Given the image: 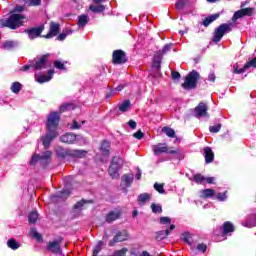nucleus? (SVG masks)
Masks as SVG:
<instances>
[{
  "instance_id": "69168bd1",
  "label": "nucleus",
  "mask_w": 256,
  "mask_h": 256,
  "mask_svg": "<svg viewBox=\"0 0 256 256\" xmlns=\"http://www.w3.org/2000/svg\"><path fill=\"white\" fill-rule=\"evenodd\" d=\"M128 126L130 127V129L135 130L137 128V122L135 120H129Z\"/></svg>"
},
{
  "instance_id": "bf43d9fd",
  "label": "nucleus",
  "mask_w": 256,
  "mask_h": 256,
  "mask_svg": "<svg viewBox=\"0 0 256 256\" xmlns=\"http://www.w3.org/2000/svg\"><path fill=\"white\" fill-rule=\"evenodd\" d=\"M69 196H70V191L64 190V191H60L57 197L60 199H63V198H69Z\"/></svg>"
},
{
  "instance_id": "a211bd4d",
  "label": "nucleus",
  "mask_w": 256,
  "mask_h": 256,
  "mask_svg": "<svg viewBox=\"0 0 256 256\" xmlns=\"http://www.w3.org/2000/svg\"><path fill=\"white\" fill-rule=\"evenodd\" d=\"M235 231V226L231 221H225L222 226V234L223 236H227L229 234L234 233Z\"/></svg>"
},
{
  "instance_id": "c85d7f7f",
  "label": "nucleus",
  "mask_w": 256,
  "mask_h": 256,
  "mask_svg": "<svg viewBox=\"0 0 256 256\" xmlns=\"http://www.w3.org/2000/svg\"><path fill=\"white\" fill-rule=\"evenodd\" d=\"M93 203H94L93 200L81 199L76 204H74L73 209L74 210H79V209H82L85 204H93Z\"/></svg>"
},
{
  "instance_id": "72a5a7b5",
  "label": "nucleus",
  "mask_w": 256,
  "mask_h": 256,
  "mask_svg": "<svg viewBox=\"0 0 256 256\" xmlns=\"http://www.w3.org/2000/svg\"><path fill=\"white\" fill-rule=\"evenodd\" d=\"M162 133L166 134V136L170 138L175 137V131L173 130V128H170L169 126H164L162 128Z\"/></svg>"
},
{
  "instance_id": "58836bf2",
  "label": "nucleus",
  "mask_w": 256,
  "mask_h": 256,
  "mask_svg": "<svg viewBox=\"0 0 256 256\" xmlns=\"http://www.w3.org/2000/svg\"><path fill=\"white\" fill-rule=\"evenodd\" d=\"M152 195L149 193H141L138 197V202L145 203L146 201H150Z\"/></svg>"
},
{
  "instance_id": "f03ea898",
  "label": "nucleus",
  "mask_w": 256,
  "mask_h": 256,
  "mask_svg": "<svg viewBox=\"0 0 256 256\" xmlns=\"http://www.w3.org/2000/svg\"><path fill=\"white\" fill-rule=\"evenodd\" d=\"M208 87V84L206 80L201 79V75L197 70H193L189 72V74L186 76V79H184V82L182 83V88L184 90H191V89H201L206 90Z\"/></svg>"
},
{
  "instance_id": "c756f323",
  "label": "nucleus",
  "mask_w": 256,
  "mask_h": 256,
  "mask_svg": "<svg viewBox=\"0 0 256 256\" xmlns=\"http://www.w3.org/2000/svg\"><path fill=\"white\" fill-rule=\"evenodd\" d=\"M215 195V191L211 188L201 191V197L204 199L212 198Z\"/></svg>"
},
{
  "instance_id": "f8f14e48",
  "label": "nucleus",
  "mask_w": 256,
  "mask_h": 256,
  "mask_svg": "<svg viewBox=\"0 0 256 256\" xmlns=\"http://www.w3.org/2000/svg\"><path fill=\"white\" fill-rule=\"evenodd\" d=\"M45 30L44 24L40 25L39 27H31L24 30V33L28 35L30 40H35L38 37H41V34Z\"/></svg>"
},
{
  "instance_id": "39448f33",
  "label": "nucleus",
  "mask_w": 256,
  "mask_h": 256,
  "mask_svg": "<svg viewBox=\"0 0 256 256\" xmlns=\"http://www.w3.org/2000/svg\"><path fill=\"white\" fill-rule=\"evenodd\" d=\"M231 26H233V23H223L220 26H218L214 31V35L212 36V43H219L226 33L232 31Z\"/></svg>"
},
{
  "instance_id": "423d86ee",
  "label": "nucleus",
  "mask_w": 256,
  "mask_h": 256,
  "mask_svg": "<svg viewBox=\"0 0 256 256\" xmlns=\"http://www.w3.org/2000/svg\"><path fill=\"white\" fill-rule=\"evenodd\" d=\"M24 19V16L21 14H11L8 19L4 21L2 27H8L11 30H16L23 25L21 22Z\"/></svg>"
},
{
  "instance_id": "49530a36",
  "label": "nucleus",
  "mask_w": 256,
  "mask_h": 256,
  "mask_svg": "<svg viewBox=\"0 0 256 256\" xmlns=\"http://www.w3.org/2000/svg\"><path fill=\"white\" fill-rule=\"evenodd\" d=\"M245 17V15L243 14V12L241 10H238L234 13V16H232L231 20L232 22H236L237 19H241Z\"/></svg>"
},
{
  "instance_id": "bb28decb",
  "label": "nucleus",
  "mask_w": 256,
  "mask_h": 256,
  "mask_svg": "<svg viewBox=\"0 0 256 256\" xmlns=\"http://www.w3.org/2000/svg\"><path fill=\"white\" fill-rule=\"evenodd\" d=\"M89 23V17L88 15H80L78 16V22H77V25L80 27V28H84L86 25H88Z\"/></svg>"
},
{
  "instance_id": "5fc2aeb1",
  "label": "nucleus",
  "mask_w": 256,
  "mask_h": 256,
  "mask_svg": "<svg viewBox=\"0 0 256 256\" xmlns=\"http://www.w3.org/2000/svg\"><path fill=\"white\" fill-rule=\"evenodd\" d=\"M24 11V7L22 5H16L13 10L10 11V14L13 15L14 13H22Z\"/></svg>"
},
{
  "instance_id": "0e129e2a",
  "label": "nucleus",
  "mask_w": 256,
  "mask_h": 256,
  "mask_svg": "<svg viewBox=\"0 0 256 256\" xmlns=\"http://www.w3.org/2000/svg\"><path fill=\"white\" fill-rule=\"evenodd\" d=\"M181 78V75L178 71H172V79L174 81H179Z\"/></svg>"
},
{
  "instance_id": "6ab92c4d",
  "label": "nucleus",
  "mask_w": 256,
  "mask_h": 256,
  "mask_svg": "<svg viewBox=\"0 0 256 256\" xmlns=\"http://www.w3.org/2000/svg\"><path fill=\"white\" fill-rule=\"evenodd\" d=\"M134 179H135V175L134 174H132V173L124 174L121 177V183L123 185H125L126 188H130Z\"/></svg>"
},
{
  "instance_id": "09e8293b",
  "label": "nucleus",
  "mask_w": 256,
  "mask_h": 256,
  "mask_svg": "<svg viewBox=\"0 0 256 256\" xmlns=\"http://www.w3.org/2000/svg\"><path fill=\"white\" fill-rule=\"evenodd\" d=\"M128 249L122 248L121 250H116L111 256H126Z\"/></svg>"
},
{
  "instance_id": "6e6d98bb",
  "label": "nucleus",
  "mask_w": 256,
  "mask_h": 256,
  "mask_svg": "<svg viewBox=\"0 0 256 256\" xmlns=\"http://www.w3.org/2000/svg\"><path fill=\"white\" fill-rule=\"evenodd\" d=\"M160 224L161 225H170L171 224V218L167 216H163L160 218Z\"/></svg>"
},
{
  "instance_id": "603ef678",
  "label": "nucleus",
  "mask_w": 256,
  "mask_h": 256,
  "mask_svg": "<svg viewBox=\"0 0 256 256\" xmlns=\"http://www.w3.org/2000/svg\"><path fill=\"white\" fill-rule=\"evenodd\" d=\"M244 16H252L253 15V12H254V8H245V9H241L240 10Z\"/></svg>"
},
{
  "instance_id": "aec40b11",
  "label": "nucleus",
  "mask_w": 256,
  "mask_h": 256,
  "mask_svg": "<svg viewBox=\"0 0 256 256\" xmlns=\"http://www.w3.org/2000/svg\"><path fill=\"white\" fill-rule=\"evenodd\" d=\"M120 216H122V212H120V211H111L110 213H108L106 215L105 221L108 224H111V223L115 222L116 220L120 219Z\"/></svg>"
},
{
  "instance_id": "f704fd0d",
  "label": "nucleus",
  "mask_w": 256,
  "mask_h": 256,
  "mask_svg": "<svg viewBox=\"0 0 256 256\" xmlns=\"http://www.w3.org/2000/svg\"><path fill=\"white\" fill-rule=\"evenodd\" d=\"M106 7L103 4H100L98 6L90 5V10L94 13H103L105 11Z\"/></svg>"
},
{
  "instance_id": "c03bdc74",
  "label": "nucleus",
  "mask_w": 256,
  "mask_h": 256,
  "mask_svg": "<svg viewBox=\"0 0 256 256\" xmlns=\"http://www.w3.org/2000/svg\"><path fill=\"white\" fill-rule=\"evenodd\" d=\"M154 189L159 194H165L164 184H159L158 182L154 183Z\"/></svg>"
},
{
  "instance_id": "052dcab7",
  "label": "nucleus",
  "mask_w": 256,
  "mask_h": 256,
  "mask_svg": "<svg viewBox=\"0 0 256 256\" xmlns=\"http://www.w3.org/2000/svg\"><path fill=\"white\" fill-rule=\"evenodd\" d=\"M175 6L177 10H183L186 6V2L184 0L177 1Z\"/></svg>"
},
{
  "instance_id": "b1692460",
  "label": "nucleus",
  "mask_w": 256,
  "mask_h": 256,
  "mask_svg": "<svg viewBox=\"0 0 256 256\" xmlns=\"http://www.w3.org/2000/svg\"><path fill=\"white\" fill-rule=\"evenodd\" d=\"M170 235V231L166 229V231H158L155 232V241L161 242L167 238V236Z\"/></svg>"
},
{
  "instance_id": "4468645a",
  "label": "nucleus",
  "mask_w": 256,
  "mask_h": 256,
  "mask_svg": "<svg viewBox=\"0 0 256 256\" xmlns=\"http://www.w3.org/2000/svg\"><path fill=\"white\" fill-rule=\"evenodd\" d=\"M250 68L256 69V57H254L251 60H249L248 62H246L242 68L236 67L234 69V73L235 74H243V73L247 72L248 69H250Z\"/></svg>"
},
{
  "instance_id": "473e14b6",
  "label": "nucleus",
  "mask_w": 256,
  "mask_h": 256,
  "mask_svg": "<svg viewBox=\"0 0 256 256\" xmlns=\"http://www.w3.org/2000/svg\"><path fill=\"white\" fill-rule=\"evenodd\" d=\"M38 219H39V213H37V211H32L28 215V220L30 224H36Z\"/></svg>"
},
{
  "instance_id": "a19ab883",
  "label": "nucleus",
  "mask_w": 256,
  "mask_h": 256,
  "mask_svg": "<svg viewBox=\"0 0 256 256\" xmlns=\"http://www.w3.org/2000/svg\"><path fill=\"white\" fill-rule=\"evenodd\" d=\"M31 236L35 238L38 242H43L42 235L37 232L36 228H32L30 232Z\"/></svg>"
},
{
  "instance_id": "9b49d317",
  "label": "nucleus",
  "mask_w": 256,
  "mask_h": 256,
  "mask_svg": "<svg viewBox=\"0 0 256 256\" xmlns=\"http://www.w3.org/2000/svg\"><path fill=\"white\" fill-rule=\"evenodd\" d=\"M129 238H130L129 232H127L126 230L119 231L118 233L115 234L113 239L110 242H108V246L109 247H115V245L117 243L125 242V241L129 240Z\"/></svg>"
},
{
  "instance_id": "e2e57ef3",
  "label": "nucleus",
  "mask_w": 256,
  "mask_h": 256,
  "mask_svg": "<svg viewBox=\"0 0 256 256\" xmlns=\"http://www.w3.org/2000/svg\"><path fill=\"white\" fill-rule=\"evenodd\" d=\"M41 5V0H29V6L38 7Z\"/></svg>"
},
{
  "instance_id": "9d476101",
  "label": "nucleus",
  "mask_w": 256,
  "mask_h": 256,
  "mask_svg": "<svg viewBox=\"0 0 256 256\" xmlns=\"http://www.w3.org/2000/svg\"><path fill=\"white\" fill-rule=\"evenodd\" d=\"M62 242H63V238L59 237L56 241L47 243V246H46L47 251H49L53 254L62 255V253H63V250L61 247Z\"/></svg>"
},
{
  "instance_id": "393cba45",
  "label": "nucleus",
  "mask_w": 256,
  "mask_h": 256,
  "mask_svg": "<svg viewBox=\"0 0 256 256\" xmlns=\"http://www.w3.org/2000/svg\"><path fill=\"white\" fill-rule=\"evenodd\" d=\"M220 17V14L219 13H216L214 15H210L209 17H206L203 22H202V25L204 27H208L209 25H211L216 19H219Z\"/></svg>"
},
{
  "instance_id": "2f4dec72",
  "label": "nucleus",
  "mask_w": 256,
  "mask_h": 256,
  "mask_svg": "<svg viewBox=\"0 0 256 256\" xmlns=\"http://www.w3.org/2000/svg\"><path fill=\"white\" fill-rule=\"evenodd\" d=\"M8 247L12 250H17L21 247V244L15 240V238H10L7 243Z\"/></svg>"
},
{
  "instance_id": "a878e982",
  "label": "nucleus",
  "mask_w": 256,
  "mask_h": 256,
  "mask_svg": "<svg viewBox=\"0 0 256 256\" xmlns=\"http://www.w3.org/2000/svg\"><path fill=\"white\" fill-rule=\"evenodd\" d=\"M51 154L52 153L50 150H46L42 156L39 155L40 162H42V164L48 165L51 160Z\"/></svg>"
},
{
  "instance_id": "5701e85b",
  "label": "nucleus",
  "mask_w": 256,
  "mask_h": 256,
  "mask_svg": "<svg viewBox=\"0 0 256 256\" xmlns=\"http://www.w3.org/2000/svg\"><path fill=\"white\" fill-rule=\"evenodd\" d=\"M53 74H54V70L50 69L49 71H47V75H40L37 78V82L38 83H47L51 80Z\"/></svg>"
},
{
  "instance_id": "f257e3e1",
  "label": "nucleus",
  "mask_w": 256,
  "mask_h": 256,
  "mask_svg": "<svg viewBox=\"0 0 256 256\" xmlns=\"http://www.w3.org/2000/svg\"><path fill=\"white\" fill-rule=\"evenodd\" d=\"M61 114L59 112L53 111L47 115L46 119V134L42 136V143L45 149H48L53 143V141L60 136V133L57 131L60 126Z\"/></svg>"
},
{
  "instance_id": "7c9ffc66",
  "label": "nucleus",
  "mask_w": 256,
  "mask_h": 256,
  "mask_svg": "<svg viewBox=\"0 0 256 256\" xmlns=\"http://www.w3.org/2000/svg\"><path fill=\"white\" fill-rule=\"evenodd\" d=\"M131 106H132V104H131L130 100H125L122 104L119 105V111L122 113H125V112L129 111Z\"/></svg>"
},
{
  "instance_id": "338daca9",
  "label": "nucleus",
  "mask_w": 256,
  "mask_h": 256,
  "mask_svg": "<svg viewBox=\"0 0 256 256\" xmlns=\"http://www.w3.org/2000/svg\"><path fill=\"white\" fill-rule=\"evenodd\" d=\"M79 129H81V125L78 124L77 120H73L71 130H79Z\"/></svg>"
},
{
  "instance_id": "774afa93",
  "label": "nucleus",
  "mask_w": 256,
  "mask_h": 256,
  "mask_svg": "<svg viewBox=\"0 0 256 256\" xmlns=\"http://www.w3.org/2000/svg\"><path fill=\"white\" fill-rule=\"evenodd\" d=\"M215 80H216V75L214 72H211L209 75H208V81L211 82V83H215Z\"/></svg>"
},
{
  "instance_id": "1a4fd4ad",
  "label": "nucleus",
  "mask_w": 256,
  "mask_h": 256,
  "mask_svg": "<svg viewBox=\"0 0 256 256\" xmlns=\"http://www.w3.org/2000/svg\"><path fill=\"white\" fill-rule=\"evenodd\" d=\"M126 52L124 50H114L112 54L113 65H124L127 62Z\"/></svg>"
},
{
  "instance_id": "6e6552de",
  "label": "nucleus",
  "mask_w": 256,
  "mask_h": 256,
  "mask_svg": "<svg viewBox=\"0 0 256 256\" xmlns=\"http://www.w3.org/2000/svg\"><path fill=\"white\" fill-rule=\"evenodd\" d=\"M49 56V54H44L43 56L33 59V61H29V63L33 65V69L36 71L46 69Z\"/></svg>"
},
{
  "instance_id": "7ed1b4c3",
  "label": "nucleus",
  "mask_w": 256,
  "mask_h": 256,
  "mask_svg": "<svg viewBox=\"0 0 256 256\" xmlns=\"http://www.w3.org/2000/svg\"><path fill=\"white\" fill-rule=\"evenodd\" d=\"M124 165V160L120 156H113L110 167H108V175H110L112 180H118L120 177L119 171Z\"/></svg>"
},
{
  "instance_id": "864d4df0",
  "label": "nucleus",
  "mask_w": 256,
  "mask_h": 256,
  "mask_svg": "<svg viewBox=\"0 0 256 256\" xmlns=\"http://www.w3.org/2000/svg\"><path fill=\"white\" fill-rule=\"evenodd\" d=\"M196 248H197L198 252L206 253V251H207V244H205V243L197 244Z\"/></svg>"
},
{
  "instance_id": "ea45409f",
  "label": "nucleus",
  "mask_w": 256,
  "mask_h": 256,
  "mask_svg": "<svg viewBox=\"0 0 256 256\" xmlns=\"http://www.w3.org/2000/svg\"><path fill=\"white\" fill-rule=\"evenodd\" d=\"M102 249H103V241H99L97 245L94 246L92 256H98V253H101Z\"/></svg>"
},
{
  "instance_id": "cd10ccee",
  "label": "nucleus",
  "mask_w": 256,
  "mask_h": 256,
  "mask_svg": "<svg viewBox=\"0 0 256 256\" xmlns=\"http://www.w3.org/2000/svg\"><path fill=\"white\" fill-rule=\"evenodd\" d=\"M129 254L132 256H152L148 251L143 250L142 253H140L138 248H132L129 250Z\"/></svg>"
},
{
  "instance_id": "4be33fe9",
  "label": "nucleus",
  "mask_w": 256,
  "mask_h": 256,
  "mask_svg": "<svg viewBox=\"0 0 256 256\" xmlns=\"http://www.w3.org/2000/svg\"><path fill=\"white\" fill-rule=\"evenodd\" d=\"M100 150L102 151V154L104 156H110V154H111V152H110V150H111L110 142L107 141V140L102 141Z\"/></svg>"
},
{
  "instance_id": "a18cd8bd",
  "label": "nucleus",
  "mask_w": 256,
  "mask_h": 256,
  "mask_svg": "<svg viewBox=\"0 0 256 256\" xmlns=\"http://www.w3.org/2000/svg\"><path fill=\"white\" fill-rule=\"evenodd\" d=\"M216 200L220 201V202L226 201L227 200V191L217 193Z\"/></svg>"
},
{
  "instance_id": "13d9d810",
  "label": "nucleus",
  "mask_w": 256,
  "mask_h": 256,
  "mask_svg": "<svg viewBox=\"0 0 256 256\" xmlns=\"http://www.w3.org/2000/svg\"><path fill=\"white\" fill-rule=\"evenodd\" d=\"M40 161V155L36 154L31 157L30 165L35 166Z\"/></svg>"
},
{
  "instance_id": "de8ad7c7",
  "label": "nucleus",
  "mask_w": 256,
  "mask_h": 256,
  "mask_svg": "<svg viewBox=\"0 0 256 256\" xmlns=\"http://www.w3.org/2000/svg\"><path fill=\"white\" fill-rule=\"evenodd\" d=\"M222 128V124H217L215 126H209V131L210 133H219V131H221Z\"/></svg>"
},
{
  "instance_id": "c9c22d12",
  "label": "nucleus",
  "mask_w": 256,
  "mask_h": 256,
  "mask_svg": "<svg viewBox=\"0 0 256 256\" xmlns=\"http://www.w3.org/2000/svg\"><path fill=\"white\" fill-rule=\"evenodd\" d=\"M150 208L152 209V213H155V214L163 213V207L160 204L152 203L150 205Z\"/></svg>"
},
{
  "instance_id": "20e7f679",
  "label": "nucleus",
  "mask_w": 256,
  "mask_h": 256,
  "mask_svg": "<svg viewBox=\"0 0 256 256\" xmlns=\"http://www.w3.org/2000/svg\"><path fill=\"white\" fill-rule=\"evenodd\" d=\"M87 154V150H64L63 147H60L56 150V155L59 159H66L67 157L82 159L87 156Z\"/></svg>"
},
{
  "instance_id": "2eb2a0df",
  "label": "nucleus",
  "mask_w": 256,
  "mask_h": 256,
  "mask_svg": "<svg viewBox=\"0 0 256 256\" xmlns=\"http://www.w3.org/2000/svg\"><path fill=\"white\" fill-rule=\"evenodd\" d=\"M59 33H60V24L56 22H51L49 33H47L43 37L46 39H50V38L56 37Z\"/></svg>"
},
{
  "instance_id": "e433bc0d",
  "label": "nucleus",
  "mask_w": 256,
  "mask_h": 256,
  "mask_svg": "<svg viewBox=\"0 0 256 256\" xmlns=\"http://www.w3.org/2000/svg\"><path fill=\"white\" fill-rule=\"evenodd\" d=\"M22 89V85L20 82H14L11 85V92L14 94H19Z\"/></svg>"
},
{
  "instance_id": "0eeeda50",
  "label": "nucleus",
  "mask_w": 256,
  "mask_h": 256,
  "mask_svg": "<svg viewBox=\"0 0 256 256\" xmlns=\"http://www.w3.org/2000/svg\"><path fill=\"white\" fill-rule=\"evenodd\" d=\"M153 154L158 156L160 154H178V150H171L166 143L155 144L152 147Z\"/></svg>"
},
{
  "instance_id": "f3484780",
  "label": "nucleus",
  "mask_w": 256,
  "mask_h": 256,
  "mask_svg": "<svg viewBox=\"0 0 256 256\" xmlns=\"http://www.w3.org/2000/svg\"><path fill=\"white\" fill-rule=\"evenodd\" d=\"M164 54L161 51H156L153 56L152 67L156 70L161 69V61H163Z\"/></svg>"
},
{
  "instance_id": "4c0bfd02",
  "label": "nucleus",
  "mask_w": 256,
  "mask_h": 256,
  "mask_svg": "<svg viewBox=\"0 0 256 256\" xmlns=\"http://www.w3.org/2000/svg\"><path fill=\"white\" fill-rule=\"evenodd\" d=\"M182 241L186 242L189 246L192 245V234L190 232H184L182 234Z\"/></svg>"
},
{
  "instance_id": "412c9836",
  "label": "nucleus",
  "mask_w": 256,
  "mask_h": 256,
  "mask_svg": "<svg viewBox=\"0 0 256 256\" xmlns=\"http://www.w3.org/2000/svg\"><path fill=\"white\" fill-rule=\"evenodd\" d=\"M204 159L206 164H211L214 161V152L211 147L204 148Z\"/></svg>"
},
{
  "instance_id": "8fccbe9b",
  "label": "nucleus",
  "mask_w": 256,
  "mask_h": 256,
  "mask_svg": "<svg viewBox=\"0 0 256 256\" xmlns=\"http://www.w3.org/2000/svg\"><path fill=\"white\" fill-rule=\"evenodd\" d=\"M172 44H166L163 46L162 50H158V52H161L162 55H166L168 52L171 51Z\"/></svg>"
},
{
  "instance_id": "680f3d73",
  "label": "nucleus",
  "mask_w": 256,
  "mask_h": 256,
  "mask_svg": "<svg viewBox=\"0 0 256 256\" xmlns=\"http://www.w3.org/2000/svg\"><path fill=\"white\" fill-rule=\"evenodd\" d=\"M133 137L138 139V140H141L144 138V132H142L141 130H138L136 131L134 134H133Z\"/></svg>"
},
{
  "instance_id": "37998d69",
  "label": "nucleus",
  "mask_w": 256,
  "mask_h": 256,
  "mask_svg": "<svg viewBox=\"0 0 256 256\" xmlns=\"http://www.w3.org/2000/svg\"><path fill=\"white\" fill-rule=\"evenodd\" d=\"M193 180L195 183L201 184L206 181V178L202 174L197 173V174H194Z\"/></svg>"
},
{
  "instance_id": "dca6fc26",
  "label": "nucleus",
  "mask_w": 256,
  "mask_h": 256,
  "mask_svg": "<svg viewBox=\"0 0 256 256\" xmlns=\"http://www.w3.org/2000/svg\"><path fill=\"white\" fill-rule=\"evenodd\" d=\"M207 111L208 105L204 102H200V104H198L194 109V113L196 114L197 117H206Z\"/></svg>"
},
{
  "instance_id": "ddd939ff",
  "label": "nucleus",
  "mask_w": 256,
  "mask_h": 256,
  "mask_svg": "<svg viewBox=\"0 0 256 256\" xmlns=\"http://www.w3.org/2000/svg\"><path fill=\"white\" fill-rule=\"evenodd\" d=\"M60 143L72 145L77 142V135L72 132H66L64 135L59 137Z\"/></svg>"
},
{
  "instance_id": "79ce46f5",
  "label": "nucleus",
  "mask_w": 256,
  "mask_h": 256,
  "mask_svg": "<svg viewBox=\"0 0 256 256\" xmlns=\"http://www.w3.org/2000/svg\"><path fill=\"white\" fill-rule=\"evenodd\" d=\"M15 47H16L15 41H6L3 44V49L8 50V51L14 49Z\"/></svg>"
},
{
  "instance_id": "4d7b16f0",
  "label": "nucleus",
  "mask_w": 256,
  "mask_h": 256,
  "mask_svg": "<svg viewBox=\"0 0 256 256\" xmlns=\"http://www.w3.org/2000/svg\"><path fill=\"white\" fill-rule=\"evenodd\" d=\"M54 67L62 71L66 69L64 63H62L60 60L54 61Z\"/></svg>"
},
{
  "instance_id": "3c124183",
  "label": "nucleus",
  "mask_w": 256,
  "mask_h": 256,
  "mask_svg": "<svg viewBox=\"0 0 256 256\" xmlns=\"http://www.w3.org/2000/svg\"><path fill=\"white\" fill-rule=\"evenodd\" d=\"M72 107V104H63L62 106H60L59 108V112L58 113H65L67 111H69Z\"/></svg>"
}]
</instances>
